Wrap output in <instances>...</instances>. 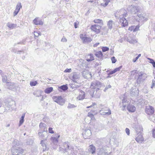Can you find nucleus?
Masks as SVG:
<instances>
[{"instance_id":"f257e3e1","label":"nucleus","mask_w":155,"mask_h":155,"mask_svg":"<svg viewBox=\"0 0 155 155\" xmlns=\"http://www.w3.org/2000/svg\"><path fill=\"white\" fill-rule=\"evenodd\" d=\"M74 149L73 147L71 145L69 142L66 141L63 143L62 147H59V150L64 153H67L68 155H74V154L72 153Z\"/></svg>"},{"instance_id":"f03ea898","label":"nucleus","mask_w":155,"mask_h":155,"mask_svg":"<svg viewBox=\"0 0 155 155\" xmlns=\"http://www.w3.org/2000/svg\"><path fill=\"white\" fill-rule=\"evenodd\" d=\"M142 131L143 128L141 126H139L136 128V131L138 135L136 138V140L138 143H141L144 141V139L141 133Z\"/></svg>"},{"instance_id":"7ed1b4c3","label":"nucleus","mask_w":155,"mask_h":155,"mask_svg":"<svg viewBox=\"0 0 155 155\" xmlns=\"http://www.w3.org/2000/svg\"><path fill=\"white\" fill-rule=\"evenodd\" d=\"M111 148L107 146H104L99 149L98 153V155H110L111 151L109 152Z\"/></svg>"},{"instance_id":"20e7f679","label":"nucleus","mask_w":155,"mask_h":155,"mask_svg":"<svg viewBox=\"0 0 155 155\" xmlns=\"http://www.w3.org/2000/svg\"><path fill=\"white\" fill-rule=\"evenodd\" d=\"M104 86L103 84L98 81H94L91 83L90 85V87L91 89H95L96 90H99V88Z\"/></svg>"},{"instance_id":"39448f33","label":"nucleus","mask_w":155,"mask_h":155,"mask_svg":"<svg viewBox=\"0 0 155 155\" xmlns=\"http://www.w3.org/2000/svg\"><path fill=\"white\" fill-rule=\"evenodd\" d=\"M80 77V73L74 72L71 73L69 75V78L74 82H76L79 79Z\"/></svg>"},{"instance_id":"423d86ee","label":"nucleus","mask_w":155,"mask_h":155,"mask_svg":"<svg viewBox=\"0 0 155 155\" xmlns=\"http://www.w3.org/2000/svg\"><path fill=\"white\" fill-rule=\"evenodd\" d=\"M126 14H123L122 15H120V23L124 27L127 26L128 24V21L125 18V17H126Z\"/></svg>"},{"instance_id":"0eeeda50","label":"nucleus","mask_w":155,"mask_h":155,"mask_svg":"<svg viewBox=\"0 0 155 155\" xmlns=\"http://www.w3.org/2000/svg\"><path fill=\"white\" fill-rule=\"evenodd\" d=\"M53 98L54 101L60 105L62 106L65 103V100L61 96H54Z\"/></svg>"},{"instance_id":"6e6552de","label":"nucleus","mask_w":155,"mask_h":155,"mask_svg":"<svg viewBox=\"0 0 155 155\" xmlns=\"http://www.w3.org/2000/svg\"><path fill=\"white\" fill-rule=\"evenodd\" d=\"M100 114L103 115H109L111 114L110 109L107 107H104L102 108L100 110Z\"/></svg>"},{"instance_id":"1a4fd4ad","label":"nucleus","mask_w":155,"mask_h":155,"mask_svg":"<svg viewBox=\"0 0 155 155\" xmlns=\"http://www.w3.org/2000/svg\"><path fill=\"white\" fill-rule=\"evenodd\" d=\"M138 78L137 79V82L140 83L143 81L146 78V74L142 72H140L138 74Z\"/></svg>"},{"instance_id":"9d476101","label":"nucleus","mask_w":155,"mask_h":155,"mask_svg":"<svg viewBox=\"0 0 155 155\" xmlns=\"http://www.w3.org/2000/svg\"><path fill=\"white\" fill-rule=\"evenodd\" d=\"M128 10L131 12L132 13L135 14L138 12L139 10V7L131 5L129 6L127 8Z\"/></svg>"},{"instance_id":"9b49d317","label":"nucleus","mask_w":155,"mask_h":155,"mask_svg":"<svg viewBox=\"0 0 155 155\" xmlns=\"http://www.w3.org/2000/svg\"><path fill=\"white\" fill-rule=\"evenodd\" d=\"M99 90H96V93L94 94V91L93 92L90 91V94L91 96L92 97L95 98H99L101 94V92L100 91H98Z\"/></svg>"},{"instance_id":"f8f14e48","label":"nucleus","mask_w":155,"mask_h":155,"mask_svg":"<svg viewBox=\"0 0 155 155\" xmlns=\"http://www.w3.org/2000/svg\"><path fill=\"white\" fill-rule=\"evenodd\" d=\"M91 134V132L90 130L89 129H85L84 132H83L82 135L85 139H87Z\"/></svg>"},{"instance_id":"ddd939ff","label":"nucleus","mask_w":155,"mask_h":155,"mask_svg":"<svg viewBox=\"0 0 155 155\" xmlns=\"http://www.w3.org/2000/svg\"><path fill=\"white\" fill-rule=\"evenodd\" d=\"M101 28V26L97 25H92L91 27V30L96 33L100 32V30Z\"/></svg>"},{"instance_id":"4468645a","label":"nucleus","mask_w":155,"mask_h":155,"mask_svg":"<svg viewBox=\"0 0 155 155\" xmlns=\"http://www.w3.org/2000/svg\"><path fill=\"white\" fill-rule=\"evenodd\" d=\"M146 113L148 115H151L153 114L154 112L153 108L150 106H146L145 110Z\"/></svg>"},{"instance_id":"2eb2a0df","label":"nucleus","mask_w":155,"mask_h":155,"mask_svg":"<svg viewBox=\"0 0 155 155\" xmlns=\"http://www.w3.org/2000/svg\"><path fill=\"white\" fill-rule=\"evenodd\" d=\"M80 37L84 43L90 42L92 41L90 38L84 37L83 34H81L80 35Z\"/></svg>"},{"instance_id":"dca6fc26","label":"nucleus","mask_w":155,"mask_h":155,"mask_svg":"<svg viewBox=\"0 0 155 155\" xmlns=\"http://www.w3.org/2000/svg\"><path fill=\"white\" fill-rule=\"evenodd\" d=\"M139 93V91L137 88L135 87L134 88H132L130 91V94L132 96H137Z\"/></svg>"},{"instance_id":"f3484780","label":"nucleus","mask_w":155,"mask_h":155,"mask_svg":"<svg viewBox=\"0 0 155 155\" xmlns=\"http://www.w3.org/2000/svg\"><path fill=\"white\" fill-rule=\"evenodd\" d=\"M33 23L35 25H43V22L39 18L36 17L33 20Z\"/></svg>"},{"instance_id":"a211bd4d","label":"nucleus","mask_w":155,"mask_h":155,"mask_svg":"<svg viewBox=\"0 0 155 155\" xmlns=\"http://www.w3.org/2000/svg\"><path fill=\"white\" fill-rule=\"evenodd\" d=\"M85 98V93L84 92L81 90L78 96L77 97V99L79 100H82Z\"/></svg>"},{"instance_id":"6ab92c4d","label":"nucleus","mask_w":155,"mask_h":155,"mask_svg":"<svg viewBox=\"0 0 155 155\" xmlns=\"http://www.w3.org/2000/svg\"><path fill=\"white\" fill-rule=\"evenodd\" d=\"M88 151L89 152L94 154L96 152V148L93 145L91 144L89 146Z\"/></svg>"},{"instance_id":"aec40b11","label":"nucleus","mask_w":155,"mask_h":155,"mask_svg":"<svg viewBox=\"0 0 155 155\" xmlns=\"http://www.w3.org/2000/svg\"><path fill=\"white\" fill-rule=\"evenodd\" d=\"M46 138L43 140H41L40 143L43 147V151H45L48 149L47 145L46 143Z\"/></svg>"},{"instance_id":"412c9836","label":"nucleus","mask_w":155,"mask_h":155,"mask_svg":"<svg viewBox=\"0 0 155 155\" xmlns=\"http://www.w3.org/2000/svg\"><path fill=\"white\" fill-rule=\"evenodd\" d=\"M82 75L84 78H87L91 75V74L89 73L88 70H84L82 73Z\"/></svg>"},{"instance_id":"4be33fe9","label":"nucleus","mask_w":155,"mask_h":155,"mask_svg":"<svg viewBox=\"0 0 155 155\" xmlns=\"http://www.w3.org/2000/svg\"><path fill=\"white\" fill-rule=\"evenodd\" d=\"M127 109L130 112H134L135 111L136 108L134 105L129 104L127 106Z\"/></svg>"},{"instance_id":"5701e85b","label":"nucleus","mask_w":155,"mask_h":155,"mask_svg":"<svg viewBox=\"0 0 155 155\" xmlns=\"http://www.w3.org/2000/svg\"><path fill=\"white\" fill-rule=\"evenodd\" d=\"M39 127L40 130L42 132H44L47 131L46 129V124L43 123H41L39 124Z\"/></svg>"},{"instance_id":"b1692460","label":"nucleus","mask_w":155,"mask_h":155,"mask_svg":"<svg viewBox=\"0 0 155 155\" xmlns=\"http://www.w3.org/2000/svg\"><path fill=\"white\" fill-rule=\"evenodd\" d=\"M43 132H39L38 133L39 138L41 140L44 139L45 138L46 139V137H46H47V134L46 133L44 134Z\"/></svg>"},{"instance_id":"393cba45","label":"nucleus","mask_w":155,"mask_h":155,"mask_svg":"<svg viewBox=\"0 0 155 155\" xmlns=\"http://www.w3.org/2000/svg\"><path fill=\"white\" fill-rule=\"evenodd\" d=\"M115 25V22L112 20H110L107 23V25L108 28L110 29H111L113 26Z\"/></svg>"},{"instance_id":"a878e982","label":"nucleus","mask_w":155,"mask_h":155,"mask_svg":"<svg viewBox=\"0 0 155 155\" xmlns=\"http://www.w3.org/2000/svg\"><path fill=\"white\" fill-rule=\"evenodd\" d=\"M60 135H58L57 138H56L55 137H51V141L54 144L57 145L58 142V139Z\"/></svg>"},{"instance_id":"bb28decb","label":"nucleus","mask_w":155,"mask_h":155,"mask_svg":"<svg viewBox=\"0 0 155 155\" xmlns=\"http://www.w3.org/2000/svg\"><path fill=\"white\" fill-rule=\"evenodd\" d=\"M138 16L139 18V20L142 21H146L147 20V18L145 17L144 15L142 14L138 15Z\"/></svg>"},{"instance_id":"cd10ccee","label":"nucleus","mask_w":155,"mask_h":155,"mask_svg":"<svg viewBox=\"0 0 155 155\" xmlns=\"http://www.w3.org/2000/svg\"><path fill=\"white\" fill-rule=\"evenodd\" d=\"M7 85L8 86V88L12 90H13L15 88V86L14 83H11L10 82H8Z\"/></svg>"},{"instance_id":"c85d7f7f","label":"nucleus","mask_w":155,"mask_h":155,"mask_svg":"<svg viewBox=\"0 0 155 155\" xmlns=\"http://www.w3.org/2000/svg\"><path fill=\"white\" fill-rule=\"evenodd\" d=\"M128 102L127 101V98L126 97H124L122 100L123 110H124L125 109L127 105L128 104Z\"/></svg>"},{"instance_id":"c756f323","label":"nucleus","mask_w":155,"mask_h":155,"mask_svg":"<svg viewBox=\"0 0 155 155\" xmlns=\"http://www.w3.org/2000/svg\"><path fill=\"white\" fill-rule=\"evenodd\" d=\"M94 60V57L93 54H88L86 60L87 61H91Z\"/></svg>"},{"instance_id":"7c9ffc66","label":"nucleus","mask_w":155,"mask_h":155,"mask_svg":"<svg viewBox=\"0 0 155 155\" xmlns=\"http://www.w3.org/2000/svg\"><path fill=\"white\" fill-rule=\"evenodd\" d=\"M42 91H35L33 93V94L37 97H39L42 96Z\"/></svg>"},{"instance_id":"2f4dec72","label":"nucleus","mask_w":155,"mask_h":155,"mask_svg":"<svg viewBox=\"0 0 155 155\" xmlns=\"http://www.w3.org/2000/svg\"><path fill=\"white\" fill-rule=\"evenodd\" d=\"M127 41L129 42L130 44H134L137 42V41L135 39H133L131 38L130 37L127 39Z\"/></svg>"},{"instance_id":"473e14b6","label":"nucleus","mask_w":155,"mask_h":155,"mask_svg":"<svg viewBox=\"0 0 155 155\" xmlns=\"http://www.w3.org/2000/svg\"><path fill=\"white\" fill-rule=\"evenodd\" d=\"M7 25L10 29H12L16 27V26H17V25L16 24L11 23L9 22L7 24Z\"/></svg>"},{"instance_id":"72a5a7b5","label":"nucleus","mask_w":155,"mask_h":155,"mask_svg":"<svg viewBox=\"0 0 155 155\" xmlns=\"http://www.w3.org/2000/svg\"><path fill=\"white\" fill-rule=\"evenodd\" d=\"M14 104H15V102L13 101H11L9 102H8H8L5 103V106L6 107L10 108L11 106L12 105Z\"/></svg>"},{"instance_id":"f704fd0d","label":"nucleus","mask_w":155,"mask_h":155,"mask_svg":"<svg viewBox=\"0 0 155 155\" xmlns=\"http://www.w3.org/2000/svg\"><path fill=\"white\" fill-rule=\"evenodd\" d=\"M53 90V88L52 87H50L46 88L45 90V93L49 94Z\"/></svg>"},{"instance_id":"c9c22d12","label":"nucleus","mask_w":155,"mask_h":155,"mask_svg":"<svg viewBox=\"0 0 155 155\" xmlns=\"http://www.w3.org/2000/svg\"><path fill=\"white\" fill-rule=\"evenodd\" d=\"M25 114L24 113L23 114H22L21 117L20 119V120L19 121V126H20L23 123L24 120V118L25 117Z\"/></svg>"},{"instance_id":"e433bc0d","label":"nucleus","mask_w":155,"mask_h":155,"mask_svg":"<svg viewBox=\"0 0 155 155\" xmlns=\"http://www.w3.org/2000/svg\"><path fill=\"white\" fill-rule=\"evenodd\" d=\"M94 21L95 23H99L102 25L103 24V21L101 19H95L94 20Z\"/></svg>"},{"instance_id":"4c0bfd02","label":"nucleus","mask_w":155,"mask_h":155,"mask_svg":"<svg viewBox=\"0 0 155 155\" xmlns=\"http://www.w3.org/2000/svg\"><path fill=\"white\" fill-rule=\"evenodd\" d=\"M104 2H105V3L104 4V3H101V6H102L104 7H106L107 5L108 4V3L110 2V0H103Z\"/></svg>"},{"instance_id":"58836bf2","label":"nucleus","mask_w":155,"mask_h":155,"mask_svg":"<svg viewBox=\"0 0 155 155\" xmlns=\"http://www.w3.org/2000/svg\"><path fill=\"white\" fill-rule=\"evenodd\" d=\"M95 55L96 57L98 58L101 57L103 56L102 53L101 51L96 52L95 53Z\"/></svg>"},{"instance_id":"ea45409f","label":"nucleus","mask_w":155,"mask_h":155,"mask_svg":"<svg viewBox=\"0 0 155 155\" xmlns=\"http://www.w3.org/2000/svg\"><path fill=\"white\" fill-rule=\"evenodd\" d=\"M7 77L6 75H4L2 76V81L3 82L7 84Z\"/></svg>"},{"instance_id":"a19ab883","label":"nucleus","mask_w":155,"mask_h":155,"mask_svg":"<svg viewBox=\"0 0 155 155\" xmlns=\"http://www.w3.org/2000/svg\"><path fill=\"white\" fill-rule=\"evenodd\" d=\"M87 116L91 118V120H94L95 119L94 115L90 112H89L87 114Z\"/></svg>"},{"instance_id":"79ce46f5","label":"nucleus","mask_w":155,"mask_h":155,"mask_svg":"<svg viewBox=\"0 0 155 155\" xmlns=\"http://www.w3.org/2000/svg\"><path fill=\"white\" fill-rule=\"evenodd\" d=\"M147 59L150 61L149 62L152 64L154 68H155V62L154 60L150 58H147Z\"/></svg>"},{"instance_id":"37998d69","label":"nucleus","mask_w":155,"mask_h":155,"mask_svg":"<svg viewBox=\"0 0 155 155\" xmlns=\"http://www.w3.org/2000/svg\"><path fill=\"white\" fill-rule=\"evenodd\" d=\"M21 7L22 6L21 3H18L16 6L15 9L19 11L20 8H21Z\"/></svg>"},{"instance_id":"c03bdc74","label":"nucleus","mask_w":155,"mask_h":155,"mask_svg":"<svg viewBox=\"0 0 155 155\" xmlns=\"http://www.w3.org/2000/svg\"><path fill=\"white\" fill-rule=\"evenodd\" d=\"M60 88L63 91H65L68 89L67 86L65 85L61 86L60 87Z\"/></svg>"},{"instance_id":"a18cd8bd","label":"nucleus","mask_w":155,"mask_h":155,"mask_svg":"<svg viewBox=\"0 0 155 155\" xmlns=\"http://www.w3.org/2000/svg\"><path fill=\"white\" fill-rule=\"evenodd\" d=\"M37 84V81H31L30 84L31 86H35Z\"/></svg>"},{"instance_id":"49530a36","label":"nucleus","mask_w":155,"mask_h":155,"mask_svg":"<svg viewBox=\"0 0 155 155\" xmlns=\"http://www.w3.org/2000/svg\"><path fill=\"white\" fill-rule=\"evenodd\" d=\"M104 126L101 124H100L98 125V127L97 128L99 130H101L103 129L104 128Z\"/></svg>"},{"instance_id":"de8ad7c7","label":"nucleus","mask_w":155,"mask_h":155,"mask_svg":"<svg viewBox=\"0 0 155 155\" xmlns=\"http://www.w3.org/2000/svg\"><path fill=\"white\" fill-rule=\"evenodd\" d=\"M102 51L103 52H105L109 50L108 48L106 47H103L102 48Z\"/></svg>"},{"instance_id":"09e8293b","label":"nucleus","mask_w":155,"mask_h":155,"mask_svg":"<svg viewBox=\"0 0 155 155\" xmlns=\"http://www.w3.org/2000/svg\"><path fill=\"white\" fill-rule=\"evenodd\" d=\"M76 106L74 105L71 104L70 103L69 104L68 106V108H71L75 107Z\"/></svg>"},{"instance_id":"8fccbe9b","label":"nucleus","mask_w":155,"mask_h":155,"mask_svg":"<svg viewBox=\"0 0 155 155\" xmlns=\"http://www.w3.org/2000/svg\"><path fill=\"white\" fill-rule=\"evenodd\" d=\"M41 35V33L40 32H34V36L35 37H38V36Z\"/></svg>"},{"instance_id":"3c124183","label":"nucleus","mask_w":155,"mask_h":155,"mask_svg":"<svg viewBox=\"0 0 155 155\" xmlns=\"http://www.w3.org/2000/svg\"><path fill=\"white\" fill-rule=\"evenodd\" d=\"M85 153L84 151L81 150H79V155H85Z\"/></svg>"},{"instance_id":"603ef678","label":"nucleus","mask_w":155,"mask_h":155,"mask_svg":"<svg viewBox=\"0 0 155 155\" xmlns=\"http://www.w3.org/2000/svg\"><path fill=\"white\" fill-rule=\"evenodd\" d=\"M122 66H121L119 67H118V68H115L114 69V71H115V72H116L117 71H120V69L122 68Z\"/></svg>"},{"instance_id":"864d4df0","label":"nucleus","mask_w":155,"mask_h":155,"mask_svg":"<svg viewBox=\"0 0 155 155\" xmlns=\"http://www.w3.org/2000/svg\"><path fill=\"white\" fill-rule=\"evenodd\" d=\"M140 26L139 25H137L136 26H135L134 32H136L138 31L139 29Z\"/></svg>"},{"instance_id":"5fc2aeb1","label":"nucleus","mask_w":155,"mask_h":155,"mask_svg":"<svg viewBox=\"0 0 155 155\" xmlns=\"http://www.w3.org/2000/svg\"><path fill=\"white\" fill-rule=\"evenodd\" d=\"M71 72V68L68 69L67 68L66 69L64 72L65 73H70Z\"/></svg>"},{"instance_id":"6e6d98bb","label":"nucleus","mask_w":155,"mask_h":155,"mask_svg":"<svg viewBox=\"0 0 155 155\" xmlns=\"http://www.w3.org/2000/svg\"><path fill=\"white\" fill-rule=\"evenodd\" d=\"M49 133L51 134L54 133V131L53 130V128L51 127H49L48 129Z\"/></svg>"},{"instance_id":"4d7b16f0","label":"nucleus","mask_w":155,"mask_h":155,"mask_svg":"<svg viewBox=\"0 0 155 155\" xmlns=\"http://www.w3.org/2000/svg\"><path fill=\"white\" fill-rule=\"evenodd\" d=\"M111 60L112 61V62L113 63H115L117 61V60L116 59H115V57L114 56L111 58Z\"/></svg>"},{"instance_id":"13d9d810","label":"nucleus","mask_w":155,"mask_h":155,"mask_svg":"<svg viewBox=\"0 0 155 155\" xmlns=\"http://www.w3.org/2000/svg\"><path fill=\"white\" fill-rule=\"evenodd\" d=\"M152 136L153 138H155V129H153L152 130Z\"/></svg>"},{"instance_id":"bf43d9fd","label":"nucleus","mask_w":155,"mask_h":155,"mask_svg":"<svg viewBox=\"0 0 155 155\" xmlns=\"http://www.w3.org/2000/svg\"><path fill=\"white\" fill-rule=\"evenodd\" d=\"M135 26H131L129 28L128 30L130 31H133L134 32V28Z\"/></svg>"},{"instance_id":"052dcab7","label":"nucleus","mask_w":155,"mask_h":155,"mask_svg":"<svg viewBox=\"0 0 155 155\" xmlns=\"http://www.w3.org/2000/svg\"><path fill=\"white\" fill-rule=\"evenodd\" d=\"M125 131H126V133L128 135H129L130 134L129 129L128 128H126L125 129Z\"/></svg>"},{"instance_id":"680f3d73","label":"nucleus","mask_w":155,"mask_h":155,"mask_svg":"<svg viewBox=\"0 0 155 155\" xmlns=\"http://www.w3.org/2000/svg\"><path fill=\"white\" fill-rule=\"evenodd\" d=\"M153 87L155 88V81L153 80L152 81V85L151 88H152Z\"/></svg>"},{"instance_id":"e2e57ef3","label":"nucleus","mask_w":155,"mask_h":155,"mask_svg":"<svg viewBox=\"0 0 155 155\" xmlns=\"http://www.w3.org/2000/svg\"><path fill=\"white\" fill-rule=\"evenodd\" d=\"M61 41L62 42H66L67 41V39L65 37H64L61 39Z\"/></svg>"},{"instance_id":"0e129e2a","label":"nucleus","mask_w":155,"mask_h":155,"mask_svg":"<svg viewBox=\"0 0 155 155\" xmlns=\"http://www.w3.org/2000/svg\"><path fill=\"white\" fill-rule=\"evenodd\" d=\"M19 12V11L15 9L14 12V16H15Z\"/></svg>"},{"instance_id":"69168bd1","label":"nucleus","mask_w":155,"mask_h":155,"mask_svg":"<svg viewBox=\"0 0 155 155\" xmlns=\"http://www.w3.org/2000/svg\"><path fill=\"white\" fill-rule=\"evenodd\" d=\"M96 104L95 103H93L92 105H91V106L88 107H87V108H91L93 107L94 106L96 105Z\"/></svg>"},{"instance_id":"338daca9","label":"nucleus","mask_w":155,"mask_h":155,"mask_svg":"<svg viewBox=\"0 0 155 155\" xmlns=\"http://www.w3.org/2000/svg\"><path fill=\"white\" fill-rule=\"evenodd\" d=\"M111 87V86L110 85H109L107 86H106L105 88L104 91H105L106 90H107L109 88H110Z\"/></svg>"},{"instance_id":"774afa93","label":"nucleus","mask_w":155,"mask_h":155,"mask_svg":"<svg viewBox=\"0 0 155 155\" xmlns=\"http://www.w3.org/2000/svg\"><path fill=\"white\" fill-rule=\"evenodd\" d=\"M115 71H114V70L112 71H111L110 73V74H113L114 73H115Z\"/></svg>"}]
</instances>
